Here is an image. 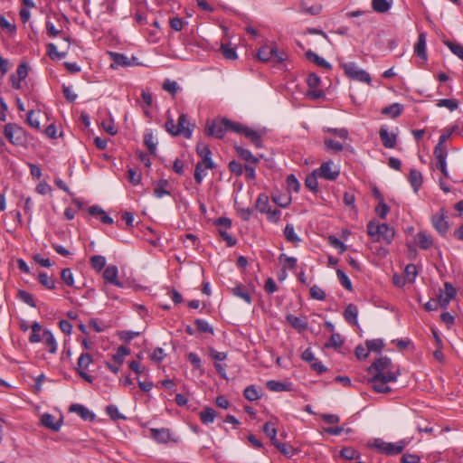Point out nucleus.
Here are the masks:
<instances>
[{"label": "nucleus", "mask_w": 463, "mask_h": 463, "mask_svg": "<svg viewBox=\"0 0 463 463\" xmlns=\"http://www.w3.org/2000/svg\"><path fill=\"white\" fill-rule=\"evenodd\" d=\"M392 360L387 356H381L376 359L367 369L371 377L368 383L373 390L378 393H389L392 388L387 384L397 381L400 373L390 371Z\"/></svg>", "instance_id": "obj_1"}, {"label": "nucleus", "mask_w": 463, "mask_h": 463, "mask_svg": "<svg viewBox=\"0 0 463 463\" xmlns=\"http://www.w3.org/2000/svg\"><path fill=\"white\" fill-rule=\"evenodd\" d=\"M196 153L202 158L194 168V181L197 184H201L205 175L203 172L205 169H213L216 165L212 159V151L209 146L203 142H199L196 146Z\"/></svg>", "instance_id": "obj_2"}, {"label": "nucleus", "mask_w": 463, "mask_h": 463, "mask_svg": "<svg viewBox=\"0 0 463 463\" xmlns=\"http://www.w3.org/2000/svg\"><path fill=\"white\" fill-rule=\"evenodd\" d=\"M367 233L373 241H383L386 244H391L395 236V231L387 223H377L371 221L367 224Z\"/></svg>", "instance_id": "obj_3"}, {"label": "nucleus", "mask_w": 463, "mask_h": 463, "mask_svg": "<svg viewBox=\"0 0 463 463\" xmlns=\"http://www.w3.org/2000/svg\"><path fill=\"white\" fill-rule=\"evenodd\" d=\"M239 122H233L226 118L207 121L205 132L208 136L222 138L227 131L235 132Z\"/></svg>", "instance_id": "obj_4"}, {"label": "nucleus", "mask_w": 463, "mask_h": 463, "mask_svg": "<svg viewBox=\"0 0 463 463\" xmlns=\"http://www.w3.org/2000/svg\"><path fill=\"white\" fill-rule=\"evenodd\" d=\"M165 129L172 136L184 135V137L190 138L194 128V125H190L187 121L185 114H181L177 119V125L172 118H168L165 121Z\"/></svg>", "instance_id": "obj_5"}, {"label": "nucleus", "mask_w": 463, "mask_h": 463, "mask_svg": "<svg viewBox=\"0 0 463 463\" xmlns=\"http://www.w3.org/2000/svg\"><path fill=\"white\" fill-rule=\"evenodd\" d=\"M4 134L6 139L16 146H25L28 142L26 131L14 123H8L5 126Z\"/></svg>", "instance_id": "obj_6"}, {"label": "nucleus", "mask_w": 463, "mask_h": 463, "mask_svg": "<svg viewBox=\"0 0 463 463\" xmlns=\"http://www.w3.org/2000/svg\"><path fill=\"white\" fill-rule=\"evenodd\" d=\"M235 133L243 135L256 148H261L263 147L262 138L267 131L265 128L254 130L248 126L239 123L235 128Z\"/></svg>", "instance_id": "obj_7"}, {"label": "nucleus", "mask_w": 463, "mask_h": 463, "mask_svg": "<svg viewBox=\"0 0 463 463\" xmlns=\"http://www.w3.org/2000/svg\"><path fill=\"white\" fill-rule=\"evenodd\" d=\"M409 441L402 439L396 443L385 442L381 439H374L373 447L388 456L398 455L403 451Z\"/></svg>", "instance_id": "obj_8"}, {"label": "nucleus", "mask_w": 463, "mask_h": 463, "mask_svg": "<svg viewBox=\"0 0 463 463\" xmlns=\"http://www.w3.org/2000/svg\"><path fill=\"white\" fill-rule=\"evenodd\" d=\"M345 75L357 81L370 84L372 78L370 74L363 69H360L354 62H347L343 64Z\"/></svg>", "instance_id": "obj_9"}, {"label": "nucleus", "mask_w": 463, "mask_h": 463, "mask_svg": "<svg viewBox=\"0 0 463 463\" xmlns=\"http://www.w3.org/2000/svg\"><path fill=\"white\" fill-rule=\"evenodd\" d=\"M286 53L279 52L276 47L265 45L258 51V58L262 61H269L271 60L277 62H282L286 60Z\"/></svg>", "instance_id": "obj_10"}, {"label": "nucleus", "mask_w": 463, "mask_h": 463, "mask_svg": "<svg viewBox=\"0 0 463 463\" xmlns=\"http://www.w3.org/2000/svg\"><path fill=\"white\" fill-rule=\"evenodd\" d=\"M444 292L440 291L438 295L439 307L447 309L449 302L456 298L457 290L450 282L444 283Z\"/></svg>", "instance_id": "obj_11"}, {"label": "nucleus", "mask_w": 463, "mask_h": 463, "mask_svg": "<svg viewBox=\"0 0 463 463\" xmlns=\"http://www.w3.org/2000/svg\"><path fill=\"white\" fill-rule=\"evenodd\" d=\"M431 223L434 229L441 235L445 236L449 231V222L447 221L446 211L440 209L431 217Z\"/></svg>", "instance_id": "obj_12"}, {"label": "nucleus", "mask_w": 463, "mask_h": 463, "mask_svg": "<svg viewBox=\"0 0 463 463\" xmlns=\"http://www.w3.org/2000/svg\"><path fill=\"white\" fill-rule=\"evenodd\" d=\"M318 176L326 180L334 181L339 176V169L334 166L333 162L327 161L321 164L320 167L315 170Z\"/></svg>", "instance_id": "obj_13"}, {"label": "nucleus", "mask_w": 463, "mask_h": 463, "mask_svg": "<svg viewBox=\"0 0 463 463\" xmlns=\"http://www.w3.org/2000/svg\"><path fill=\"white\" fill-rule=\"evenodd\" d=\"M118 268L115 265L108 266L103 272V279L106 282L117 287H123L122 282L118 279Z\"/></svg>", "instance_id": "obj_14"}, {"label": "nucleus", "mask_w": 463, "mask_h": 463, "mask_svg": "<svg viewBox=\"0 0 463 463\" xmlns=\"http://www.w3.org/2000/svg\"><path fill=\"white\" fill-rule=\"evenodd\" d=\"M234 149L238 156L241 159L244 160L247 164L257 165L260 163V159L257 156H253L249 149L238 145H234Z\"/></svg>", "instance_id": "obj_15"}, {"label": "nucleus", "mask_w": 463, "mask_h": 463, "mask_svg": "<svg viewBox=\"0 0 463 463\" xmlns=\"http://www.w3.org/2000/svg\"><path fill=\"white\" fill-rule=\"evenodd\" d=\"M41 423L47 429L58 431L62 424V419L55 420V417L50 413H44L41 417Z\"/></svg>", "instance_id": "obj_16"}, {"label": "nucleus", "mask_w": 463, "mask_h": 463, "mask_svg": "<svg viewBox=\"0 0 463 463\" xmlns=\"http://www.w3.org/2000/svg\"><path fill=\"white\" fill-rule=\"evenodd\" d=\"M70 411L76 412L84 420L92 421L95 419V414L81 404H71L70 407Z\"/></svg>", "instance_id": "obj_17"}, {"label": "nucleus", "mask_w": 463, "mask_h": 463, "mask_svg": "<svg viewBox=\"0 0 463 463\" xmlns=\"http://www.w3.org/2000/svg\"><path fill=\"white\" fill-rule=\"evenodd\" d=\"M379 136L383 145L386 148H393L396 146V136L389 133L387 128L382 127L379 131Z\"/></svg>", "instance_id": "obj_18"}, {"label": "nucleus", "mask_w": 463, "mask_h": 463, "mask_svg": "<svg viewBox=\"0 0 463 463\" xmlns=\"http://www.w3.org/2000/svg\"><path fill=\"white\" fill-rule=\"evenodd\" d=\"M426 33H420L418 37V41L414 46L415 54L420 59L427 60L426 52Z\"/></svg>", "instance_id": "obj_19"}, {"label": "nucleus", "mask_w": 463, "mask_h": 463, "mask_svg": "<svg viewBox=\"0 0 463 463\" xmlns=\"http://www.w3.org/2000/svg\"><path fill=\"white\" fill-rule=\"evenodd\" d=\"M415 241L421 250H428L433 244L432 237L426 232H419L415 236Z\"/></svg>", "instance_id": "obj_20"}, {"label": "nucleus", "mask_w": 463, "mask_h": 463, "mask_svg": "<svg viewBox=\"0 0 463 463\" xmlns=\"http://www.w3.org/2000/svg\"><path fill=\"white\" fill-rule=\"evenodd\" d=\"M150 432L152 438L159 443H167L171 439L170 430L166 428L151 429Z\"/></svg>", "instance_id": "obj_21"}, {"label": "nucleus", "mask_w": 463, "mask_h": 463, "mask_svg": "<svg viewBox=\"0 0 463 463\" xmlns=\"http://www.w3.org/2000/svg\"><path fill=\"white\" fill-rule=\"evenodd\" d=\"M266 387L269 391L276 392L291 391V383L288 382L269 380L266 383Z\"/></svg>", "instance_id": "obj_22"}, {"label": "nucleus", "mask_w": 463, "mask_h": 463, "mask_svg": "<svg viewBox=\"0 0 463 463\" xmlns=\"http://www.w3.org/2000/svg\"><path fill=\"white\" fill-rule=\"evenodd\" d=\"M305 56L308 61L314 62L319 67L325 68L327 71H330L332 69V65L328 61H326L324 58L318 56L311 50L307 51L305 53Z\"/></svg>", "instance_id": "obj_23"}, {"label": "nucleus", "mask_w": 463, "mask_h": 463, "mask_svg": "<svg viewBox=\"0 0 463 463\" xmlns=\"http://www.w3.org/2000/svg\"><path fill=\"white\" fill-rule=\"evenodd\" d=\"M286 319L290 324V326L297 329L298 332H302L307 327V322L306 318H300L292 314H288L287 315Z\"/></svg>", "instance_id": "obj_24"}, {"label": "nucleus", "mask_w": 463, "mask_h": 463, "mask_svg": "<svg viewBox=\"0 0 463 463\" xmlns=\"http://www.w3.org/2000/svg\"><path fill=\"white\" fill-rule=\"evenodd\" d=\"M403 111V106L400 103H392V105L385 107L382 109V114L388 116L392 118H396Z\"/></svg>", "instance_id": "obj_25"}, {"label": "nucleus", "mask_w": 463, "mask_h": 463, "mask_svg": "<svg viewBox=\"0 0 463 463\" xmlns=\"http://www.w3.org/2000/svg\"><path fill=\"white\" fill-rule=\"evenodd\" d=\"M88 213L90 214V215H100V221L103 222V223H107V224H111L113 223V219L109 216L106 212L100 208L99 206L98 205H93V206H90L88 208Z\"/></svg>", "instance_id": "obj_26"}, {"label": "nucleus", "mask_w": 463, "mask_h": 463, "mask_svg": "<svg viewBox=\"0 0 463 463\" xmlns=\"http://www.w3.org/2000/svg\"><path fill=\"white\" fill-rule=\"evenodd\" d=\"M357 316H358V309L357 307L354 304H349L345 311H344V317L345 319L353 325H357Z\"/></svg>", "instance_id": "obj_27"}, {"label": "nucleus", "mask_w": 463, "mask_h": 463, "mask_svg": "<svg viewBox=\"0 0 463 463\" xmlns=\"http://www.w3.org/2000/svg\"><path fill=\"white\" fill-rule=\"evenodd\" d=\"M409 182L415 193H417L422 184V175L416 169H411L409 174Z\"/></svg>", "instance_id": "obj_28"}, {"label": "nucleus", "mask_w": 463, "mask_h": 463, "mask_svg": "<svg viewBox=\"0 0 463 463\" xmlns=\"http://www.w3.org/2000/svg\"><path fill=\"white\" fill-rule=\"evenodd\" d=\"M43 340L44 341L45 345L47 346L49 352L51 354H54L57 351V343L56 340L52 334V332L48 329L43 330Z\"/></svg>", "instance_id": "obj_29"}, {"label": "nucleus", "mask_w": 463, "mask_h": 463, "mask_svg": "<svg viewBox=\"0 0 463 463\" xmlns=\"http://www.w3.org/2000/svg\"><path fill=\"white\" fill-rule=\"evenodd\" d=\"M392 0H372V8L379 14L386 13L390 10Z\"/></svg>", "instance_id": "obj_30"}, {"label": "nucleus", "mask_w": 463, "mask_h": 463, "mask_svg": "<svg viewBox=\"0 0 463 463\" xmlns=\"http://www.w3.org/2000/svg\"><path fill=\"white\" fill-rule=\"evenodd\" d=\"M40 118H41V111L40 110L35 111V110L32 109L27 113L26 122L31 128H33L36 130H40L41 129Z\"/></svg>", "instance_id": "obj_31"}, {"label": "nucleus", "mask_w": 463, "mask_h": 463, "mask_svg": "<svg viewBox=\"0 0 463 463\" xmlns=\"http://www.w3.org/2000/svg\"><path fill=\"white\" fill-rule=\"evenodd\" d=\"M168 181L166 179H159L154 189V195L156 198H162L165 195H170V192L167 190Z\"/></svg>", "instance_id": "obj_32"}, {"label": "nucleus", "mask_w": 463, "mask_h": 463, "mask_svg": "<svg viewBox=\"0 0 463 463\" xmlns=\"http://www.w3.org/2000/svg\"><path fill=\"white\" fill-rule=\"evenodd\" d=\"M199 416L202 423L207 425L214 421L216 411L213 408L207 407L200 412Z\"/></svg>", "instance_id": "obj_33"}, {"label": "nucleus", "mask_w": 463, "mask_h": 463, "mask_svg": "<svg viewBox=\"0 0 463 463\" xmlns=\"http://www.w3.org/2000/svg\"><path fill=\"white\" fill-rule=\"evenodd\" d=\"M255 207L261 213H265L270 208L269 196L266 194H260L255 203Z\"/></svg>", "instance_id": "obj_34"}, {"label": "nucleus", "mask_w": 463, "mask_h": 463, "mask_svg": "<svg viewBox=\"0 0 463 463\" xmlns=\"http://www.w3.org/2000/svg\"><path fill=\"white\" fill-rule=\"evenodd\" d=\"M276 449L288 458H291L298 453V450L288 443L281 442L280 444H276Z\"/></svg>", "instance_id": "obj_35"}, {"label": "nucleus", "mask_w": 463, "mask_h": 463, "mask_svg": "<svg viewBox=\"0 0 463 463\" xmlns=\"http://www.w3.org/2000/svg\"><path fill=\"white\" fill-rule=\"evenodd\" d=\"M283 233H284L285 239L289 242L298 243L301 241V239L295 232L294 226L290 223H288L285 226Z\"/></svg>", "instance_id": "obj_36"}, {"label": "nucleus", "mask_w": 463, "mask_h": 463, "mask_svg": "<svg viewBox=\"0 0 463 463\" xmlns=\"http://www.w3.org/2000/svg\"><path fill=\"white\" fill-rule=\"evenodd\" d=\"M144 144L147 147L149 153L151 155H156V143L154 141L153 132L146 131L144 135Z\"/></svg>", "instance_id": "obj_37"}, {"label": "nucleus", "mask_w": 463, "mask_h": 463, "mask_svg": "<svg viewBox=\"0 0 463 463\" xmlns=\"http://www.w3.org/2000/svg\"><path fill=\"white\" fill-rule=\"evenodd\" d=\"M38 281L48 289L55 288V279L52 277L48 276L45 272L39 273Z\"/></svg>", "instance_id": "obj_38"}, {"label": "nucleus", "mask_w": 463, "mask_h": 463, "mask_svg": "<svg viewBox=\"0 0 463 463\" xmlns=\"http://www.w3.org/2000/svg\"><path fill=\"white\" fill-rule=\"evenodd\" d=\"M317 177H319V176H318L317 173H315V170H314L310 175H308L306 177V180H305L306 186L309 190H311L313 193H317L318 190Z\"/></svg>", "instance_id": "obj_39"}, {"label": "nucleus", "mask_w": 463, "mask_h": 463, "mask_svg": "<svg viewBox=\"0 0 463 463\" xmlns=\"http://www.w3.org/2000/svg\"><path fill=\"white\" fill-rule=\"evenodd\" d=\"M433 154L435 156L437 163L446 162L448 157V150L446 146L437 144L434 147Z\"/></svg>", "instance_id": "obj_40"}, {"label": "nucleus", "mask_w": 463, "mask_h": 463, "mask_svg": "<svg viewBox=\"0 0 463 463\" xmlns=\"http://www.w3.org/2000/svg\"><path fill=\"white\" fill-rule=\"evenodd\" d=\"M90 263L92 269L100 271L106 266V258L101 255H94L90 257Z\"/></svg>", "instance_id": "obj_41"}, {"label": "nucleus", "mask_w": 463, "mask_h": 463, "mask_svg": "<svg viewBox=\"0 0 463 463\" xmlns=\"http://www.w3.org/2000/svg\"><path fill=\"white\" fill-rule=\"evenodd\" d=\"M129 354H130V349L128 347L121 345L117 349V352H116V354H113L112 359L118 364H122L125 357L127 355H128Z\"/></svg>", "instance_id": "obj_42"}, {"label": "nucleus", "mask_w": 463, "mask_h": 463, "mask_svg": "<svg viewBox=\"0 0 463 463\" xmlns=\"http://www.w3.org/2000/svg\"><path fill=\"white\" fill-rule=\"evenodd\" d=\"M365 345L369 352H377V353L382 352V350L384 347L383 341L380 338L373 339V340H366Z\"/></svg>", "instance_id": "obj_43"}, {"label": "nucleus", "mask_w": 463, "mask_h": 463, "mask_svg": "<svg viewBox=\"0 0 463 463\" xmlns=\"http://www.w3.org/2000/svg\"><path fill=\"white\" fill-rule=\"evenodd\" d=\"M220 50L223 57L227 60H236L238 58L235 48L228 43H222Z\"/></svg>", "instance_id": "obj_44"}, {"label": "nucleus", "mask_w": 463, "mask_h": 463, "mask_svg": "<svg viewBox=\"0 0 463 463\" xmlns=\"http://www.w3.org/2000/svg\"><path fill=\"white\" fill-rule=\"evenodd\" d=\"M47 54L52 60H61L66 56V52H60L54 43H48L46 45Z\"/></svg>", "instance_id": "obj_45"}, {"label": "nucleus", "mask_w": 463, "mask_h": 463, "mask_svg": "<svg viewBox=\"0 0 463 463\" xmlns=\"http://www.w3.org/2000/svg\"><path fill=\"white\" fill-rule=\"evenodd\" d=\"M444 44L451 51L453 54L463 61V45L450 41H444Z\"/></svg>", "instance_id": "obj_46"}, {"label": "nucleus", "mask_w": 463, "mask_h": 463, "mask_svg": "<svg viewBox=\"0 0 463 463\" xmlns=\"http://www.w3.org/2000/svg\"><path fill=\"white\" fill-rule=\"evenodd\" d=\"M17 298L21 301H23L25 304H27L28 306H30L31 307H36V303L34 301V298H33V295L31 293H29L28 291L24 290V289L18 290Z\"/></svg>", "instance_id": "obj_47"}, {"label": "nucleus", "mask_w": 463, "mask_h": 463, "mask_svg": "<svg viewBox=\"0 0 463 463\" xmlns=\"http://www.w3.org/2000/svg\"><path fill=\"white\" fill-rule=\"evenodd\" d=\"M92 363V356L88 353H82L78 358L76 370H86L89 365Z\"/></svg>", "instance_id": "obj_48"}, {"label": "nucleus", "mask_w": 463, "mask_h": 463, "mask_svg": "<svg viewBox=\"0 0 463 463\" xmlns=\"http://www.w3.org/2000/svg\"><path fill=\"white\" fill-rule=\"evenodd\" d=\"M232 293L234 296L243 299L248 304L251 303V297L250 293L242 286L239 285L233 288Z\"/></svg>", "instance_id": "obj_49"}, {"label": "nucleus", "mask_w": 463, "mask_h": 463, "mask_svg": "<svg viewBox=\"0 0 463 463\" xmlns=\"http://www.w3.org/2000/svg\"><path fill=\"white\" fill-rule=\"evenodd\" d=\"M437 106L447 108L449 111H454L458 108V102L455 99H441L438 100Z\"/></svg>", "instance_id": "obj_50"}, {"label": "nucleus", "mask_w": 463, "mask_h": 463, "mask_svg": "<svg viewBox=\"0 0 463 463\" xmlns=\"http://www.w3.org/2000/svg\"><path fill=\"white\" fill-rule=\"evenodd\" d=\"M340 455L346 460H353L360 458V453L350 447L343 448L340 451Z\"/></svg>", "instance_id": "obj_51"}, {"label": "nucleus", "mask_w": 463, "mask_h": 463, "mask_svg": "<svg viewBox=\"0 0 463 463\" xmlns=\"http://www.w3.org/2000/svg\"><path fill=\"white\" fill-rule=\"evenodd\" d=\"M324 144L327 151H332L334 153H338L344 149L341 143L331 138H326Z\"/></svg>", "instance_id": "obj_52"}, {"label": "nucleus", "mask_w": 463, "mask_h": 463, "mask_svg": "<svg viewBox=\"0 0 463 463\" xmlns=\"http://www.w3.org/2000/svg\"><path fill=\"white\" fill-rule=\"evenodd\" d=\"M344 344V340L343 338L341 337V335L337 333H333L329 338V341L327 343H326L325 346L326 348H330V347H333V348H339L343 345Z\"/></svg>", "instance_id": "obj_53"}, {"label": "nucleus", "mask_w": 463, "mask_h": 463, "mask_svg": "<svg viewBox=\"0 0 463 463\" xmlns=\"http://www.w3.org/2000/svg\"><path fill=\"white\" fill-rule=\"evenodd\" d=\"M243 396L250 402H254L260 399L259 392L254 385L246 387L243 391Z\"/></svg>", "instance_id": "obj_54"}, {"label": "nucleus", "mask_w": 463, "mask_h": 463, "mask_svg": "<svg viewBox=\"0 0 463 463\" xmlns=\"http://www.w3.org/2000/svg\"><path fill=\"white\" fill-rule=\"evenodd\" d=\"M337 279L340 282V284L347 290L352 291L353 286L350 279L348 276L342 270L337 269L336 270Z\"/></svg>", "instance_id": "obj_55"}, {"label": "nucleus", "mask_w": 463, "mask_h": 463, "mask_svg": "<svg viewBox=\"0 0 463 463\" xmlns=\"http://www.w3.org/2000/svg\"><path fill=\"white\" fill-rule=\"evenodd\" d=\"M110 55L113 62L118 66H129L131 64L128 58L122 53L111 52Z\"/></svg>", "instance_id": "obj_56"}, {"label": "nucleus", "mask_w": 463, "mask_h": 463, "mask_svg": "<svg viewBox=\"0 0 463 463\" xmlns=\"http://www.w3.org/2000/svg\"><path fill=\"white\" fill-rule=\"evenodd\" d=\"M0 30L10 33L11 35L16 33V25L7 21L4 16L0 18Z\"/></svg>", "instance_id": "obj_57"}, {"label": "nucleus", "mask_w": 463, "mask_h": 463, "mask_svg": "<svg viewBox=\"0 0 463 463\" xmlns=\"http://www.w3.org/2000/svg\"><path fill=\"white\" fill-rule=\"evenodd\" d=\"M61 279L67 286L74 287V279L71 269H63L61 272Z\"/></svg>", "instance_id": "obj_58"}, {"label": "nucleus", "mask_w": 463, "mask_h": 463, "mask_svg": "<svg viewBox=\"0 0 463 463\" xmlns=\"http://www.w3.org/2000/svg\"><path fill=\"white\" fill-rule=\"evenodd\" d=\"M194 324L196 325L198 331L213 335V328L207 321L203 319H196Z\"/></svg>", "instance_id": "obj_59"}, {"label": "nucleus", "mask_w": 463, "mask_h": 463, "mask_svg": "<svg viewBox=\"0 0 463 463\" xmlns=\"http://www.w3.org/2000/svg\"><path fill=\"white\" fill-rule=\"evenodd\" d=\"M390 211L389 206L385 203L384 199H382L379 201L377 206L375 207V212L377 215L384 220Z\"/></svg>", "instance_id": "obj_60"}, {"label": "nucleus", "mask_w": 463, "mask_h": 463, "mask_svg": "<svg viewBox=\"0 0 463 463\" xmlns=\"http://www.w3.org/2000/svg\"><path fill=\"white\" fill-rule=\"evenodd\" d=\"M300 6L304 13L311 15L319 14L322 11V6L320 5L307 6L305 2H301Z\"/></svg>", "instance_id": "obj_61"}, {"label": "nucleus", "mask_w": 463, "mask_h": 463, "mask_svg": "<svg viewBox=\"0 0 463 463\" xmlns=\"http://www.w3.org/2000/svg\"><path fill=\"white\" fill-rule=\"evenodd\" d=\"M162 88L164 90L169 92L173 96L175 95V93L179 90V86H178L177 82L175 80H170L168 79H166L164 81Z\"/></svg>", "instance_id": "obj_62"}, {"label": "nucleus", "mask_w": 463, "mask_h": 463, "mask_svg": "<svg viewBox=\"0 0 463 463\" xmlns=\"http://www.w3.org/2000/svg\"><path fill=\"white\" fill-rule=\"evenodd\" d=\"M309 293L310 297L314 299L325 300L326 298V292L317 285H314L310 288Z\"/></svg>", "instance_id": "obj_63"}, {"label": "nucleus", "mask_w": 463, "mask_h": 463, "mask_svg": "<svg viewBox=\"0 0 463 463\" xmlns=\"http://www.w3.org/2000/svg\"><path fill=\"white\" fill-rule=\"evenodd\" d=\"M328 241L330 245L337 249L340 253H343L347 250L346 245L335 236H329Z\"/></svg>", "instance_id": "obj_64"}]
</instances>
